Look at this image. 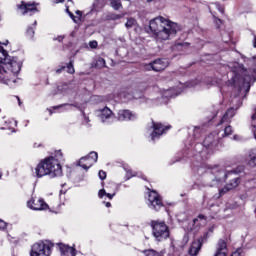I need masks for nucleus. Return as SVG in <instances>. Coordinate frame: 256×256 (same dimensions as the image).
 <instances>
[{"label":"nucleus","mask_w":256,"mask_h":256,"mask_svg":"<svg viewBox=\"0 0 256 256\" xmlns=\"http://www.w3.org/2000/svg\"><path fill=\"white\" fill-rule=\"evenodd\" d=\"M168 129H171V126H165L161 123L152 121L151 125L147 129V135H149L153 141H156V139H159L161 135H164Z\"/></svg>","instance_id":"10"},{"label":"nucleus","mask_w":256,"mask_h":256,"mask_svg":"<svg viewBox=\"0 0 256 256\" xmlns=\"http://www.w3.org/2000/svg\"><path fill=\"white\" fill-rule=\"evenodd\" d=\"M110 5L115 9V11H119V9L123 7L121 0H110Z\"/></svg>","instance_id":"28"},{"label":"nucleus","mask_w":256,"mask_h":256,"mask_svg":"<svg viewBox=\"0 0 256 256\" xmlns=\"http://www.w3.org/2000/svg\"><path fill=\"white\" fill-rule=\"evenodd\" d=\"M169 67V60L167 59H158L152 63L144 65L145 71H165Z\"/></svg>","instance_id":"12"},{"label":"nucleus","mask_w":256,"mask_h":256,"mask_svg":"<svg viewBox=\"0 0 256 256\" xmlns=\"http://www.w3.org/2000/svg\"><path fill=\"white\" fill-rule=\"evenodd\" d=\"M231 71L228 73L231 79L229 80V85L234 87V91L237 93L234 94V99L239 101V93H249L251 89V75L249 71L243 68L239 63L234 62L230 66Z\"/></svg>","instance_id":"3"},{"label":"nucleus","mask_w":256,"mask_h":256,"mask_svg":"<svg viewBox=\"0 0 256 256\" xmlns=\"http://www.w3.org/2000/svg\"><path fill=\"white\" fill-rule=\"evenodd\" d=\"M144 255L145 256H163V251L159 253L153 249H149L144 251Z\"/></svg>","instance_id":"29"},{"label":"nucleus","mask_w":256,"mask_h":256,"mask_svg":"<svg viewBox=\"0 0 256 256\" xmlns=\"http://www.w3.org/2000/svg\"><path fill=\"white\" fill-rule=\"evenodd\" d=\"M117 119L118 121H137L139 114L131 110L122 109L118 111Z\"/></svg>","instance_id":"17"},{"label":"nucleus","mask_w":256,"mask_h":256,"mask_svg":"<svg viewBox=\"0 0 256 256\" xmlns=\"http://www.w3.org/2000/svg\"><path fill=\"white\" fill-rule=\"evenodd\" d=\"M195 85H197V83L195 82H189L187 84L180 83L176 88H170L164 91L163 97H166V98L177 97V95H181V93H183V89H185V87H195Z\"/></svg>","instance_id":"14"},{"label":"nucleus","mask_w":256,"mask_h":256,"mask_svg":"<svg viewBox=\"0 0 256 256\" xmlns=\"http://www.w3.org/2000/svg\"><path fill=\"white\" fill-rule=\"evenodd\" d=\"M27 207L32 211H47L49 205L42 198H32L27 202Z\"/></svg>","instance_id":"15"},{"label":"nucleus","mask_w":256,"mask_h":256,"mask_svg":"<svg viewBox=\"0 0 256 256\" xmlns=\"http://www.w3.org/2000/svg\"><path fill=\"white\" fill-rule=\"evenodd\" d=\"M85 107H87V103L80 104L79 102H75L72 104L66 103L53 107V111H58V113H63V111H73V108L78 109L84 115V119L86 123H89V117L85 116Z\"/></svg>","instance_id":"9"},{"label":"nucleus","mask_w":256,"mask_h":256,"mask_svg":"<svg viewBox=\"0 0 256 256\" xmlns=\"http://www.w3.org/2000/svg\"><path fill=\"white\" fill-rule=\"evenodd\" d=\"M63 159V153L61 150L55 152V156H50L43 159L32 171V175L37 179L43 177H61L63 175V168H61V160Z\"/></svg>","instance_id":"2"},{"label":"nucleus","mask_w":256,"mask_h":256,"mask_svg":"<svg viewBox=\"0 0 256 256\" xmlns=\"http://www.w3.org/2000/svg\"><path fill=\"white\" fill-rule=\"evenodd\" d=\"M66 11L74 23H79L81 21V11H76V14L78 15L77 17L69 11V8H67Z\"/></svg>","instance_id":"24"},{"label":"nucleus","mask_w":256,"mask_h":256,"mask_svg":"<svg viewBox=\"0 0 256 256\" xmlns=\"http://www.w3.org/2000/svg\"><path fill=\"white\" fill-rule=\"evenodd\" d=\"M201 169H203V167H199V168L197 169L198 173H201Z\"/></svg>","instance_id":"52"},{"label":"nucleus","mask_w":256,"mask_h":256,"mask_svg":"<svg viewBox=\"0 0 256 256\" xmlns=\"http://www.w3.org/2000/svg\"><path fill=\"white\" fill-rule=\"evenodd\" d=\"M103 7V0H96L93 4L92 11H99Z\"/></svg>","instance_id":"31"},{"label":"nucleus","mask_w":256,"mask_h":256,"mask_svg":"<svg viewBox=\"0 0 256 256\" xmlns=\"http://www.w3.org/2000/svg\"><path fill=\"white\" fill-rule=\"evenodd\" d=\"M99 158L97 152H90L88 156L82 157L78 165L82 167V169H91L95 163H97V159Z\"/></svg>","instance_id":"13"},{"label":"nucleus","mask_w":256,"mask_h":256,"mask_svg":"<svg viewBox=\"0 0 256 256\" xmlns=\"http://www.w3.org/2000/svg\"><path fill=\"white\" fill-rule=\"evenodd\" d=\"M137 25V20L133 17H130L127 19V22L125 23L126 29H131Z\"/></svg>","instance_id":"27"},{"label":"nucleus","mask_w":256,"mask_h":256,"mask_svg":"<svg viewBox=\"0 0 256 256\" xmlns=\"http://www.w3.org/2000/svg\"><path fill=\"white\" fill-rule=\"evenodd\" d=\"M2 175L0 174V179H1Z\"/></svg>","instance_id":"56"},{"label":"nucleus","mask_w":256,"mask_h":256,"mask_svg":"<svg viewBox=\"0 0 256 256\" xmlns=\"http://www.w3.org/2000/svg\"><path fill=\"white\" fill-rule=\"evenodd\" d=\"M217 145H219V139L217 138V133H212L208 135L202 143H198L194 147L196 152L194 157L196 161H203L207 159L209 155H213L217 151Z\"/></svg>","instance_id":"5"},{"label":"nucleus","mask_w":256,"mask_h":256,"mask_svg":"<svg viewBox=\"0 0 256 256\" xmlns=\"http://www.w3.org/2000/svg\"><path fill=\"white\" fill-rule=\"evenodd\" d=\"M214 256H227V242L225 240L220 239L218 241Z\"/></svg>","instance_id":"21"},{"label":"nucleus","mask_w":256,"mask_h":256,"mask_svg":"<svg viewBox=\"0 0 256 256\" xmlns=\"http://www.w3.org/2000/svg\"><path fill=\"white\" fill-rule=\"evenodd\" d=\"M253 41H252V43H253V47H254V49H256V35L255 34H253Z\"/></svg>","instance_id":"45"},{"label":"nucleus","mask_w":256,"mask_h":256,"mask_svg":"<svg viewBox=\"0 0 256 256\" xmlns=\"http://www.w3.org/2000/svg\"><path fill=\"white\" fill-rule=\"evenodd\" d=\"M150 227L152 229V237L157 243H163V241H167L171 237L169 226L164 221L152 220Z\"/></svg>","instance_id":"7"},{"label":"nucleus","mask_w":256,"mask_h":256,"mask_svg":"<svg viewBox=\"0 0 256 256\" xmlns=\"http://www.w3.org/2000/svg\"><path fill=\"white\" fill-rule=\"evenodd\" d=\"M98 196L100 199H103V197H108V199H113L115 197V192L114 193H107V191H105V189H101L98 192Z\"/></svg>","instance_id":"26"},{"label":"nucleus","mask_w":256,"mask_h":256,"mask_svg":"<svg viewBox=\"0 0 256 256\" xmlns=\"http://www.w3.org/2000/svg\"><path fill=\"white\" fill-rule=\"evenodd\" d=\"M48 111H49L50 115H53V110L48 109Z\"/></svg>","instance_id":"53"},{"label":"nucleus","mask_w":256,"mask_h":256,"mask_svg":"<svg viewBox=\"0 0 256 256\" xmlns=\"http://www.w3.org/2000/svg\"><path fill=\"white\" fill-rule=\"evenodd\" d=\"M149 29L154 35V39L160 43L163 41H169L177 35V31L181 29L179 24L164 18L163 16H158L149 23Z\"/></svg>","instance_id":"4"},{"label":"nucleus","mask_w":256,"mask_h":256,"mask_svg":"<svg viewBox=\"0 0 256 256\" xmlns=\"http://www.w3.org/2000/svg\"><path fill=\"white\" fill-rule=\"evenodd\" d=\"M18 11L21 15H35L39 10L37 9V3H27V2H21L20 5H18Z\"/></svg>","instance_id":"16"},{"label":"nucleus","mask_w":256,"mask_h":256,"mask_svg":"<svg viewBox=\"0 0 256 256\" xmlns=\"http://www.w3.org/2000/svg\"><path fill=\"white\" fill-rule=\"evenodd\" d=\"M233 139H234V141H241V136H239V135H234V136H233Z\"/></svg>","instance_id":"46"},{"label":"nucleus","mask_w":256,"mask_h":256,"mask_svg":"<svg viewBox=\"0 0 256 256\" xmlns=\"http://www.w3.org/2000/svg\"><path fill=\"white\" fill-rule=\"evenodd\" d=\"M231 256H244L243 255V249H238L235 252L232 253Z\"/></svg>","instance_id":"41"},{"label":"nucleus","mask_w":256,"mask_h":256,"mask_svg":"<svg viewBox=\"0 0 256 256\" xmlns=\"http://www.w3.org/2000/svg\"><path fill=\"white\" fill-rule=\"evenodd\" d=\"M243 171V166H240L237 170L227 172L220 166H214L208 169V178L211 179L210 187H215L219 185V183H225L227 177H231V175L241 173Z\"/></svg>","instance_id":"6"},{"label":"nucleus","mask_w":256,"mask_h":256,"mask_svg":"<svg viewBox=\"0 0 256 256\" xmlns=\"http://www.w3.org/2000/svg\"><path fill=\"white\" fill-rule=\"evenodd\" d=\"M239 183H241L240 179L238 177L233 178L224 188L219 190L220 197L222 195H225L228 191H231L235 189L236 187H239Z\"/></svg>","instance_id":"19"},{"label":"nucleus","mask_w":256,"mask_h":256,"mask_svg":"<svg viewBox=\"0 0 256 256\" xmlns=\"http://www.w3.org/2000/svg\"><path fill=\"white\" fill-rule=\"evenodd\" d=\"M65 0H55V3H63Z\"/></svg>","instance_id":"50"},{"label":"nucleus","mask_w":256,"mask_h":256,"mask_svg":"<svg viewBox=\"0 0 256 256\" xmlns=\"http://www.w3.org/2000/svg\"><path fill=\"white\" fill-rule=\"evenodd\" d=\"M35 25H37V21H34L33 27H28L27 29V35L32 39L33 35H35Z\"/></svg>","instance_id":"32"},{"label":"nucleus","mask_w":256,"mask_h":256,"mask_svg":"<svg viewBox=\"0 0 256 256\" xmlns=\"http://www.w3.org/2000/svg\"><path fill=\"white\" fill-rule=\"evenodd\" d=\"M233 134V128L231 126H226L224 128V134L222 135V137H229V135Z\"/></svg>","instance_id":"33"},{"label":"nucleus","mask_w":256,"mask_h":256,"mask_svg":"<svg viewBox=\"0 0 256 256\" xmlns=\"http://www.w3.org/2000/svg\"><path fill=\"white\" fill-rule=\"evenodd\" d=\"M204 241L205 240H203L202 238L194 240L189 248V255L197 256L199 254V251H201V247Z\"/></svg>","instance_id":"20"},{"label":"nucleus","mask_w":256,"mask_h":256,"mask_svg":"<svg viewBox=\"0 0 256 256\" xmlns=\"http://www.w3.org/2000/svg\"><path fill=\"white\" fill-rule=\"evenodd\" d=\"M9 123H14V125H17V122L9 121Z\"/></svg>","instance_id":"54"},{"label":"nucleus","mask_w":256,"mask_h":256,"mask_svg":"<svg viewBox=\"0 0 256 256\" xmlns=\"http://www.w3.org/2000/svg\"><path fill=\"white\" fill-rule=\"evenodd\" d=\"M53 243L49 240L39 241L31 246L30 256H51Z\"/></svg>","instance_id":"8"},{"label":"nucleus","mask_w":256,"mask_h":256,"mask_svg":"<svg viewBox=\"0 0 256 256\" xmlns=\"http://www.w3.org/2000/svg\"><path fill=\"white\" fill-rule=\"evenodd\" d=\"M1 129H2V130H4V129H11V127H9V126L1 127Z\"/></svg>","instance_id":"51"},{"label":"nucleus","mask_w":256,"mask_h":256,"mask_svg":"<svg viewBox=\"0 0 256 256\" xmlns=\"http://www.w3.org/2000/svg\"><path fill=\"white\" fill-rule=\"evenodd\" d=\"M105 206H106V207H111V202H106V203H105Z\"/></svg>","instance_id":"49"},{"label":"nucleus","mask_w":256,"mask_h":256,"mask_svg":"<svg viewBox=\"0 0 256 256\" xmlns=\"http://www.w3.org/2000/svg\"><path fill=\"white\" fill-rule=\"evenodd\" d=\"M151 1H153V0H147L148 3H151Z\"/></svg>","instance_id":"55"},{"label":"nucleus","mask_w":256,"mask_h":256,"mask_svg":"<svg viewBox=\"0 0 256 256\" xmlns=\"http://www.w3.org/2000/svg\"><path fill=\"white\" fill-rule=\"evenodd\" d=\"M63 39H64L63 36H58V37L56 38V40L59 41V42L63 41Z\"/></svg>","instance_id":"48"},{"label":"nucleus","mask_w":256,"mask_h":256,"mask_svg":"<svg viewBox=\"0 0 256 256\" xmlns=\"http://www.w3.org/2000/svg\"><path fill=\"white\" fill-rule=\"evenodd\" d=\"M213 7H216L220 13H225V10L219 3H212L211 6H209V9H213Z\"/></svg>","instance_id":"34"},{"label":"nucleus","mask_w":256,"mask_h":256,"mask_svg":"<svg viewBox=\"0 0 256 256\" xmlns=\"http://www.w3.org/2000/svg\"><path fill=\"white\" fill-rule=\"evenodd\" d=\"M126 1H131V0H126Z\"/></svg>","instance_id":"57"},{"label":"nucleus","mask_w":256,"mask_h":256,"mask_svg":"<svg viewBox=\"0 0 256 256\" xmlns=\"http://www.w3.org/2000/svg\"><path fill=\"white\" fill-rule=\"evenodd\" d=\"M123 16L121 14H113L110 19H112V21H117L119 19H122Z\"/></svg>","instance_id":"39"},{"label":"nucleus","mask_w":256,"mask_h":256,"mask_svg":"<svg viewBox=\"0 0 256 256\" xmlns=\"http://www.w3.org/2000/svg\"><path fill=\"white\" fill-rule=\"evenodd\" d=\"M236 109L235 108H230L226 111V113L223 115L220 125H223V123H230L231 119L235 117Z\"/></svg>","instance_id":"23"},{"label":"nucleus","mask_w":256,"mask_h":256,"mask_svg":"<svg viewBox=\"0 0 256 256\" xmlns=\"http://www.w3.org/2000/svg\"><path fill=\"white\" fill-rule=\"evenodd\" d=\"M112 115L113 111H111V109H109L108 107H105L102 110H100L99 119L102 123H107V120L111 119Z\"/></svg>","instance_id":"22"},{"label":"nucleus","mask_w":256,"mask_h":256,"mask_svg":"<svg viewBox=\"0 0 256 256\" xmlns=\"http://www.w3.org/2000/svg\"><path fill=\"white\" fill-rule=\"evenodd\" d=\"M2 45H9V40L4 43L0 42V82L10 87H15V83H19L21 79L17 78L21 67H23V56H9L7 50Z\"/></svg>","instance_id":"1"},{"label":"nucleus","mask_w":256,"mask_h":256,"mask_svg":"<svg viewBox=\"0 0 256 256\" xmlns=\"http://www.w3.org/2000/svg\"><path fill=\"white\" fill-rule=\"evenodd\" d=\"M214 230H215V226H211L210 228H208V231L204 234V236L201 239H203V241H207V238L209 237V233H213Z\"/></svg>","instance_id":"35"},{"label":"nucleus","mask_w":256,"mask_h":256,"mask_svg":"<svg viewBox=\"0 0 256 256\" xmlns=\"http://www.w3.org/2000/svg\"><path fill=\"white\" fill-rule=\"evenodd\" d=\"M97 65H100L101 67H105V59L99 58L97 61Z\"/></svg>","instance_id":"43"},{"label":"nucleus","mask_w":256,"mask_h":256,"mask_svg":"<svg viewBox=\"0 0 256 256\" xmlns=\"http://www.w3.org/2000/svg\"><path fill=\"white\" fill-rule=\"evenodd\" d=\"M64 69H66V67L62 66L61 68L56 70V73H61L62 71H64Z\"/></svg>","instance_id":"47"},{"label":"nucleus","mask_w":256,"mask_h":256,"mask_svg":"<svg viewBox=\"0 0 256 256\" xmlns=\"http://www.w3.org/2000/svg\"><path fill=\"white\" fill-rule=\"evenodd\" d=\"M3 229H7V223L0 219V231H3Z\"/></svg>","instance_id":"42"},{"label":"nucleus","mask_w":256,"mask_h":256,"mask_svg":"<svg viewBox=\"0 0 256 256\" xmlns=\"http://www.w3.org/2000/svg\"><path fill=\"white\" fill-rule=\"evenodd\" d=\"M67 73H70L71 75H73V73H75V68L73 67V62H70L67 65Z\"/></svg>","instance_id":"36"},{"label":"nucleus","mask_w":256,"mask_h":256,"mask_svg":"<svg viewBox=\"0 0 256 256\" xmlns=\"http://www.w3.org/2000/svg\"><path fill=\"white\" fill-rule=\"evenodd\" d=\"M124 170L126 172V181H129L131 177H135V173H133L129 166H124Z\"/></svg>","instance_id":"30"},{"label":"nucleus","mask_w":256,"mask_h":256,"mask_svg":"<svg viewBox=\"0 0 256 256\" xmlns=\"http://www.w3.org/2000/svg\"><path fill=\"white\" fill-rule=\"evenodd\" d=\"M98 45L99 44L97 43L96 40H92V41L89 42L90 49H97Z\"/></svg>","instance_id":"38"},{"label":"nucleus","mask_w":256,"mask_h":256,"mask_svg":"<svg viewBox=\"0 0 256 256\" xmlns=\"http://www.w3.org/2000/svg\"><path fill=\"white\" fill-rule=\"evenodd\" d=\"M199 131H201L200 127H195L194 128V135H195V137H197V133H199Z\"/></svg>","instance_id":"44"},{"label":"nucleus","mask_w":256,"mask_h":256,"mask_svg":"<svg viewBox=\"0 0 256 256\" xmlns=\"http://www.w3.org/2000/svg\"><path fill=\"white\" fill-rule=\"evenodd\" d=\"M148 207L154 211H160L163 208V200L156 191H151L148 194Z\"/></svg>","instance_id":"11"},{"label":"nucleus","mask_w":256,"mask_h":256,"mask_svg":"<svg viewBox=\"0 0 256 256\" xmlns=\"http://www.w3.org/2000/svg\"><path fill=\"white\" fill-rule=\"evenodd\" d=\"M214 23H215L216 27L219 28L223 24V21L221 19H219V18H215L214 17Z\"/></svg>","instance_id":"40"},{"label":"nucleus","mask_w":256,"mask_h":256,"mask_svg":"<svg viewBox=\"0 0 256 256\" xmlns=\"http://www.w3.org/2000/svg\"><path fill=\"white\" fill-rule=\"evenodd\" d=\"M174 51H187L189 49L188 43H178L173 47Z\"/></svg>","instance_id":"25"},{"label":"nucleus","mask_w":256,"mask_h":256,"mask_svg":"<svg viewBox=\"0 0 256 256\" xmlns=\"http://www.w3.org/2000/svg\"><path fill=\"white\" fill-rule=\"evenodd\" d=\"M205 225H207V216L200 214L193 220L190 231H199V229H201V227H205Z\"/></svg>","instance_id":"18"},{"label":"nucleus","mask_w":256,"mask_h":256,"mask_svg":"<svg viewBox=\"0 0 256 256\" xmlns=\"http://www.w3.org/2000/svg\"><path fill=\"white\" fill-rule=\"evenodd\" d=\"M98 177L101 179V181H104V179H107V173L103 170H100L98 173Z\"/></svg>","instance_id":"37"}]
</instances>
